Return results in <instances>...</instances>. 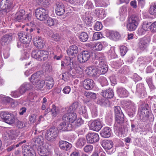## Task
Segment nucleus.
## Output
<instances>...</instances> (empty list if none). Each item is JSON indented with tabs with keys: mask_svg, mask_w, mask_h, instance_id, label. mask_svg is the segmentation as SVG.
<instances>
[{
	"mask_svg": "<svg viewBox=\"0 0 156 156\" xmlns=\"http://www.w3.org/2000/svg\"><path fill=\"white\" fill-rule=\"evenodd\" d=\"M65 113L62 116V120L64 121L58 126L57 129L52 128L48 130L45 134V136H58V130H62V131H68L71 130L72 124L76 119L77 116L76 113L72 112H68Z\"/></svg>",
	"mask_w": 156,
	"mask_h": 156,
	"instance_id": "f257e3e1",
	"label": "nucleus"
},
{
	"mask_svg": "<svg viewBox=\"0 0 156 156\" xmlns=\"http://www.w3.org/2000/svg\"><path fill=\"white\" fill-rule=\"evenodd\" d=\"M114 110L115 114V122L114 124V129L115 132H118L117 136H122V133H119L120 129L122 126L124 122V115L120 106H115Z\"/></svg>",
	"mask_w": 156,
	"mask_h": 156,
	"instance_id": "f03ea898",
	"label": "nucleus"
},
{
	"mask_svg": "<svg viewBox=\"0 0 156 156\" xmlns=\"http://www.w3.org/2000/svg\"><path fill=\"white\" fill-rule=\"evenodd\" d=\"M148 104H146L142 106L140 109V118L141 121L146 122L148 119L151 122L154 121V117L150 112Z\"/></svg>",
	"mask_w": 156,
	"mask_h": 156,
	"instance_id": "7ed1b4c3",
	"label": "nucleus"
},
{
	"mask_svg": "<svg viewBox=\"0 0 156 156\" xmlns=\"http://www.w3.org/2000/svg\"><path fill=\"white\" fill-rule=\"evenodd\" d=\"M139 21L138 16L135 15H133L129 17L126 26L128 30L130 31L135 30L138 25Z\"/></svg>",
	"mask_w": 156,
	"mask_h": 156,
	"instance_id": "20e7f679",
	"label": "nucleus"
},
{
	"mask_svg": "<svg viewBox=\"0 0 156 156\" xmlns=\"http://www.w3.org/2000/svg\"><path fill=\"white\" fill-rule=\"evenodd\" d=\"M35 142L40 144L37 149L40 155L41 156H48L50 154V152L48 148V146L43 143L42 141H41L39 137L36 138Z\"/></svg>",
	"mask_w": 156,
	"mask_h": 156,
	"instance_id": "39448f33",
	"label": "nucleus"
},
{
	"mask_svg": "<svg viewBox=\"0 0 156 156\" xmlns=\"http://www.w3.org/2000/svg\"><path fill=\"white\" fill-rule=\"evenodd\" d=\"M35 15L37 19L41 21H44L48 17V11L44 8H40L36 10Z\"/></svg>",
	"mask_w": 156,
	"mask_h": 156,
	"instance_id": "423d86ee",
	"label": "nucleus"
},
{
	"mask_svg": "<svg viewBox=\"0 0 156 156\" xmlns=\"http://www.w3.org/2000/svg\"><path fill=\"white\" fill-rule=\"evenodd\" d=\"M0 116L3 121L8 124L11 125L15 122L14 116L8 112H2L0 113Z\"/></svg>",
	"mask_w": 156,
	"mask_h": 156,
	"instance_id": "0eeeda50",
	"label": "nucleus"
},
{
	"mask_svg": "<svg viewBox=\"0 0 156 156\" xmlns=\"http://www.w3.org/2000/svg\"><path fill=\"white\" fill-rule=\"evenodd\" d=\"M12 1L10 0H3L0 3V8L1 10V15L2 13H7L9 12L11 8Z\"/></svg>",
	"mask_w": 156,
	"mask_h": 156,
	"instance_id": "6e6552de",
	"label": "nucleus"
},
{
	"mask_svg": "<svg viewBox=\"0 0 156 156\" xmlns=\"http://www.w3.org/2000/svg\"><path fill=\"white\" fill-rule=\"evenodd\" d=\"M91 53L87 51H83L77 55V61L80 63H84L90 58Z\"/></svg>",
	"mask_w": 156,
	"mask_h": 156,
	"instance_id": "1a4fd4ad",
	"label": "nucleus"
},
{
	"mask_svg": "<svg viewBox=\"0 0 156 156\" xmlns=\"http://www.w3.org/2000/svg\"><path fill=\"white\" fill-rule=\"evenodd\" d=\"M43 74V71L41 70L37 71L31 76L30 78V82L33 85L36 84V83L39 81Z\"/></svg>",
	"mask_w": 156,
	"mask_h": 156,
	"instance_id": "9d476101",
	"label": "nucleus"
},
{
	"mask_svg": "<svg viewBox=\"0 0 156 156\" xmlns=\"http://www.w3.org/2000/svg\"><path fill=\"white\" fill-rule=\"evenodd\" d=\"M89 126L91 129L96 131H99L102 127L100 122L98 120L90 122Z\"/></svg>",
	"mask_w": 156,
	"mask_h": 156,
	"instance_id": "9b49d317",
	"label": "nucleus"
},
{
	"mask_svg": "<svg viewBox=\"0 0 156 156\" xmlns=\"http://www.w3.org/2000/svg\"><path fill=\"white\" fill-rule=\"evenodd\" d=\"M34 44L35 46L39 49L43 48L44 46L45 41L41 37L38 36L34 38L33 39Z\"/></svg>",
	"mask_w": 156,
	"mask_h": 156,
	"instance_id": "f8f14e48",
	"label": "nucleus"
},
{
	"mask_svg": "<svg viewBox=\"0 0 156 156\" xmlns=\"http://www.w3.org/2000/svg\"><path fill=\"white\" fill-rule=\"evenodd\" d=\"M23 156H35V153L34 149L28 146H26L23 148Z\"/></svg>",
	"mask_w": 156,
	"mask_h": 156,
	"instance_id": "ddd939ff",
	"label": "nucleus"
},
{
	"mask_svg": "<svg viewBox=\"0 0 156 156\" xmlns=\"http://www.w3.org/2000/svg\"><path fill=\"white\" fill-rule=\"evenodd\" d=\"M149 42V39L147 37H144L140 39L138 44L139 48L144 50L147 47Z\"/></svg>",
	"mask_w": 156,
	"mask_h": 156,
	"instance_id": "4468645a",
	"label": "nucleus"
},
{
	"mask_svg": "<svg viewBox=\"0 0 156 156\" xmlns=\"http://www.w3.org/2000/svg\"><path fill=\"white\" fill-rule=\"evenodd\" d=\"M87 73L90 76H91L96 78L100 75L98 68H94L92 67H90L87 68Z\"/></svg>",
	"mask_w": 156,
	"mask_h": 156,
	"instance_id": "2eb2a0df",
	"label": "nucleus"
},
{
	"mask_svg": "<svg viewBox=\"0 0 156 156\" xmlns=\"http://www.w3.org/2000/svg\"><path fill=\"white\" fill-rule=\"evenodd\" d=\"M56 7L55 9L56 14L58 16H62L64 14L65 12L64 5L59 2H58L55 3Z\"/></svg>",
	"mask_w": 156,
	"mask_h": 156,
	"instance_id": "dca6fc26",
	"label": "nucleus"
},
{
	"mask_svg": "<svg viewBox=\"0 0 156 156\" xmlns=\"http://www.w3.org/2000/svg\"><path fill=\"white\" fill-rule=\"evenodd\" d=\"M94 81L90 79H87L83 82V86L86 90H90L92 89L94 86Z\"/></svg>",
	"mask_w": 156,
	"mask_h": 156,
	"instance_id": "f3484780",
	"label": "nucleus"
},
{
	"mask_svg": "<svg viewBox=\"0 0 156 156\" xmlns=\"http://www.w3.org/2000/svg\"><path fill=\"white\" fill-rule=\"evenodd\" d=\"M101 95L105 98L111 99L113 98L114 94L113 90L109 88L106 90H103Z\"/></svg>",
	"mask_w": 156,
	"mask_h": 156,
	"instance_id": "a211bd4d",
	"label": "nucleus"
},
{
	"mask_svg": "<svg viewBox=\"0 0 156 156\" xmlns=\"http://www.w3.org/2000/svg\"><path fill=\"white\" fill-rule=\"evenodd\" d=\"M12 34H6L3 36L1 39L0 42L2 45L8 44L12 40Z\"/></svg>",
	"mask_w": 156,
	"mask_h": 156,
	"instance_id": "6ab92c4d",
	"label": "nucleus"
},
{
	"mask_svg": "<svg viewBox=\"0 0 156 156\" xmlns=\"http://www.w3.org/2000/svg\"><path fill=\"white\" fill-rule=\"evenodd\" d=\"M59 146L61 150L68 151L72 147V145L69 142L64 140H61L59 142Z\"/></svg>",
	"mask_w": 156,
	"mask_h": 156,
	"instance_id": "aec40b11",
	"label": "nucleus"
},
{
	"mask_svg": "<svg viewBox=\"0 0 156 156\" xmlns=\"http://www.w3.org/2000/svg\"><path fill=\"white\" fill-rule=\"evenodd\" d=\"M78 52L77 47L74 45L70 46L67 50L68 55L70 56H75Z\"/></svg>",
	"mask_w": 156,
	"mask_h": 156,
	"instance_id": "412c9836",
	"label": "nucleus"
},
{
	"mask_svg": "<svg viewBox=\"0 0 156 156\" xmlns=\"http://www.w3.org/2000/svg\"><path fill=\"white\" fill-rule=\"evenodd\" d=\"M25 11L23 9H21L17 12L15 15L14 20L19 22L22 21L24 18Z\"/></svg>",
	"mask_w": 156,
	"mask_h": 156,
	"instance_id": "4be33fe9",
	"label": "nucleus"
},
{
	"mask_svg": "<svg viewBox=\"0 0 156 156\" xmlns=\"http://www.w3.org/2000/svg\"><path fill=\"white\" fill-rule=\"evenodd\" d=\"M102 147L105 149H110L113 146V143L111 140H104L101 143Z\"/></svg>",
	"mask_w": 156,
	"mask_h": 156,
	"instance_id": "5701e85b",
	"label": "nucleus"
},
{
	"mask_svg": "<svg viewBox=\"0 0 156 156\" xmlns=\"http://www.w3.org/2000/svg\"><path fill=\"white\" fill-rule=\"evenodd\" d=\"M117 92L118 95L121 98L126 97L128 94V91L126 89L122 87L118 88Z\"/></svg>",
	"mask_w": 156,
	"mask_h": 156,
	"instance_id": "b1692460",
	"label": "nucleus"
},
{
	"mask_svg": "<svg viewBox=\"0 0 156 156\" xmlns=\"http://www.w3.org/2000/svg\"><path fill=\"white\" fill-rule=\"evenodd\" d=\"M89 47H91L94 51H100L102 48V45L100 42H97L95 44L90 43L89 44Z\"/></svg>",
	"mask_w": 156,
	"mask_h": 156,
	"instance_id": "393cba45",
	"label": "nucleus"
},
{
	"mask_svg": "<svg viewBox=\"0 0 156 156\" xmlns=\"http://www.w3.org/2000/svg\"><path fill=\"white\" fill-rule=\"evenodd\" d=\"M136 91L142 97L144 96L145 93V91L143 84L142 83L137 84L136 86Z\"/></svg>",
	"mask_w": 156,
	"mask_h": 156,
	"instance_id": "a878e982",
	"label": "nucleus"
},
{
	"mask_svg": "<svg viewBox=\"0 0 156 156\" xmlns=\"http://www.w3.org/2000/svg\"><path fill=\"white\" fill-rule=\"evenodd\" d=\"M45 81L46 84L45 87L46 89L48 90L50 89L53 86L54 81L52 78H47L45 79Z\"/></svg>",
	"mask_w": 156,
	"mask_h": 156,
	"instance_id": "bb28decb",
	"label": "nucleus"
},
{
	"mask_svg": "<svg viewBox=\"0 0 156 156\" xmlns=\"http://www.w3.org/2000/svg\"><path fill=\"white\" fill-rule=\"evenodd\" d=\"M111 129L108 127H105L100 133L101 136H110L111 135Z\"/></svg>",
	"mask_w": 156,
	"mask_h": 156,
	"instance_id": "cd10ccee",
	"label": "nucleus"
},
{
	"mask_svg": "<svg viewBox=\"0 0 156 156\" xmlns=\"http://www.w3.org/2000/svg\"><path fill=\"white\" fill-rule=\"evenodd\" d=\"M122 105L125 109H129L134 107L133 103L130 101H124Z\"/></svg>",
	"mask_w": 156,
	"mask_h": 156,
	"instance_id": "c85d7f7f",
	"label": "nucleus"
},
{
	"mask_svg": "<svg viewBox=\"0 0 156 156\" xmlns=\"http://www.w3.org/2000/svg\"><path fill=\"white\" fill-rule=\"evenodd\" d=\"M79 112L80 114L85 118L88 117L86 107L84 106H82L79 108Z\"/></svg>",
	"mask_w": 156,
	"mask_h": 156,
	"instance_id": "c756f323",
	"label": "nucleus"
},
{
	"mask_svg": "<svg viewBox=\"0 0 156 156\" xmlns=\"http://www.w3.org/2000/svg\"><path fill=\"white\" fill-rule=\"evenodd\" d=\"M24 39L25 40H23V42H21L23 43V47L27 48L29 45L30 43L31 40L32 36L31 34H29Z\"/></svg>",
	"mask_w": 156,
	"mask_h": 156,
	"instance_id": "7c9ffc66",
	"label": "nucleus"
},
{
	"mask_svg": "<svg viewBox=\"0 0 156 156\" xmlns=\"http://www.w3.org/2000/svg\"><path fill=\"white\" fill-rule=\"evenodd\" d=\"M41 50L39 51L37 50H34L32 51L31 56L33 58L40 60L41 59Z\"/></svg>",
	"mask_w": 156,
	"mask_h": 156,
	"instance_id": "2f4dec72",
	"label": "nucleus"
},
{
	"mask_svg": "<svg viewBox=\"0 0 156 156\" xmlns=\"http://www.w3.org/2000/svg\"><path fill=\"white\" fill-rule=\"evenodd\" d=\"M84 95L87 98L90 100H94L96 98V94L93 92L90 91L85 92Z\"/></svg>",
	"mask_w": 156,
	"mask_h": 156,
	"instance_id": "473e14b6",
	"label": "nucleus"
},
{
	"mask_svg": "<svg viewBox=\"0 0 156 156\" xmlns=\"http://www.w3.org/2000/svg\"><path fill=\"white\" fill-rule=\"evenodd\" d=\"M97 66L98 67H104L105 66H107L105 61V58L104 56L99 57V64Z\"/></svg>",
	"mask_w": 156,
	"mask_h": 156,
	"instance_id": "72a5a7b5",
	"label": "nucleus"
},
{
	"mask_svg": "<svg viewBox=\"0 0 156 156\" xmlns=\"http://www.w3.org/2000/svg\"><path fill=\"white\" fill-rule=\"evenodd\" d=\"M78 106V103L76 101L73 103L69 107H67L66 110L68 112H74Z\"/></svg>",
	"mask_w": 156,
	"mask_h": 156,
	"instance_id": "f704fd0d",
	"label": "nucleus"
},
{
	"mask_svg": "<svg viewBox=\"0 0 156 156\" xmlns=\"http://www.w3.org/2000/svg\"><path fill=\"white\" fill-rule=\"evenodd\" d=\"M149 12L153 15H156V2L153 3L151 5Z\"/></svg>",
	"mask_w": 156,
	"mask_h": 156,
	"instance_id": "c9c22d12",
	"label": "nucleus"
},
{
	"mask_svg": "<svg viewBox=\"0 0 156 156\" xmlns=\"http://www.w3.org/2000/svg\"><path fill=\"white\" fill-rule=\"evenodd\" d=\"M48 55L49 52L48 51L41 50L40 61H44L46 60L48 58Z\"/></svg>",
	"mask_w": 156,
	"mask_h": 156,
	"instance_id": "e433bc0d",
	"label": "nucleus"
},
{
	"mask_svg": "<svg viewBox=\"0 0 156 156\" xmlns=\"http://www.w3.org/2000/svg\"><path fill=\"white\" fill-rule=\"evenodd\" d=\"M86 143V140L83 137L79 138L76 143V146L77 147L80 148L83 146Z\"/></svg>",
	"mask_w": 156,
	"mask_h": 156,
	"instance_id": "4c0bfd02",
	"label": "nucleus"
},
{
	"mask_svg": "<svg viewBox=\"0 0 156 156\" xmlns=\"http://www.w3.org/2000/svg\"><path fill=\"white\" fill-rule=\"evenodd\" d=\"M80 41L82 42L86 41L88 38V35L85 32H82L79 37Z\"/></svg>",
	"mask_w": 156,
	"mask_h": 156,
	"instance_id": "58836bf2",
	"label": "nucleus"
},
{
	"mask_svg": "<svg viewBox=\"0 0 156 156\" xmlns=\"http://www.w3.org/2000/svg\"><path fill=\"white\" fill-rule=\"evenodd\" d=\"M29 34H28V32L27 33L24 31L20 32L18 34L19 40H20L21 42H23V40H25L24 39L26 37H27V36Z\"/></svg>",
	"mask_w": 156,
	"mask_h": 156,
	"instance_id": "ea45409f",
	"label": "nucleus"
},
{
	"mask_svg": "<svg viewBox=\"0 0 156 156\" xmlns=\"http://www.w3.org/2000/svg\"><path fill=\"white\" fill-rule=\"evenodd\" d=\"M59 108L56 107L54 105H52V108L51 109V114L54 117H55L59 113Z\"/></svg>",
	"mask_w": 156,
	"mask_h": 156,
	"instance_id": "a19ab883",
	"label": "nucleus"
},
{
	"mask_svg": "<svg viewBox=\"0 0 156 156\" xmlns=\"http://www.w3.org/2000/svg\"><path fill=\"white\" fill-rule=\"evenodd\" d=\"M88 143L93 144L98 142L99 140V137H86Z\"/></svg>",
	"mask_w": 156,
	"mask_h": 156,
	"instance_id": "79ce46f5",
	"label": "nucleus"
},
{
	"mask_svg": "<svg viewBox=\"0 0 156 156\" xmlns=\"http://www.w3.org/2000/svg\"><path fill=\"white\" fill-rule=\"evenodd\" d=\"M110 35L113 39H118L120 37V35L119 32L117 31H112L110 33Z\"/></svg>",
	"mask_w": 156,
	"mask_h": 156,
	"instance_id": "37998d69",
	"label": "nucleus"
},
{
	"mask_svg": "<svg viewBox=\"0 0 156 156\" xmlns=\"http://www.w3.org/2000/svg\"><path fill=\"white\" fill-rule=\"evenodd\" d=\"M108 100L104 98H101L98 99L97 103L102 106H105Z\"/></svg>",
	"mask_w": 156,
	"mask_h": 156,
	"instance_id": "c03bdc74",
	"label": "nucleus"
},
{
	"mask_svg": "<svg viewBox=\"0 0 156 156\" xmlns=\"http://www.w3.org/2000/svg\"><path fill=\"white\" fill-rule=\"evenodd\" d=\"M45 83V81L40 80L36 83V84L34 85L38 89L42 88Z\"/></svg>",
	"mask_w": 156,
	"mask_h": 156,
	"instance_id": "a18cd8bd",
	"label": "nucleus"
},
{
	"mask_svg": "<svg viewBox=\"0 0 156 156\" xmlns=\"http://www.w3.org/2000/svg\"><path fill=\"white\" fill-rule=\"evenodd\" d=\"M95 151L98 156H106V154L103 151L101 148L100 147H98L95 148Z\"/></svg>",
	"mask_w": 156,
	"mask_h": 156,
	"instance_id": "49530a36",
	"label": "nucleus"
},
{
	"mask_svg": "<svg viewBox=\"0 0 156 156\" xmlns=\"http://www.w3.org/2000/svg\"><path fill=\"white\" fill-rule=\"evenodd\" d=\"M56 20L55 19L49 17L47 20L46 24L50 27L53 26L55 24Z\"/></svg>",
	"mask_w": 156,
	"mask_h": 156,
	"instance_id": "de8ad7c7",
	"label": "nucleus"
},
{
	"mask_svg": "<svg viewBox=\"0 0 156 156\" xmlns=\"http://www.w3.org/2000/svg\"><path fill=\"white\" fill-rule=\"evenodd\" d=\"M93 149V146L91 145H87L83 149L84 151L87 153H91Z\"/></svg>",
	"mask_w": 156,
	"mask_h": 156,
	"instance_id": "09e8293b",
	"label": "nucleus"
},
{
	"mask_svg": "<svg viewBox=\"0 0 156 156\" xmlns=\"http://www.w3.org/2000/svg\"><path fill=\"white\" fill-rule=\"evenodd\" d=\"M98 69L100 75L105 74L108 70V66H105L104 67H98Z\"/></svg>",
	"mask_w": 156,
	"mask_h": 156,
	"instance_id": "8fccbe9b",
	"label": "nucleus"
},
{
	"mask_svg": "<svg viewBox=\"0 0 156 156\" xmlns=\"http://www.w3.org/2000/svg\"><path fill=\"white\" fill-rule=\"evenodd\" d=\"M93 5L92 2L89 0H87L84 5V8L86 9H90L93 8Z\"/></svg>",
	"mask_w": 156,
	"mask_h": 156,
	"instance_id": "3c124183",
	"label": "nucleus"
},
{
	"mask_svg": "<svg viewBox=\"0 0 156 156\" xmlns=\"http://www.w3.org/2000/svg\"><path fill=\"white\" fill-rule=\"evenodd\" d=\"M94 30L97 31H99L101 29L102 25L101 22H97L94 27Z\"/></svg>",
	"mask_w": 156,
	"mask_h": 156,
	"instance_id": "603ef678",
	"label": "nucleus"
},
{
	"mask_svg": "<svg viewBox=\"0 0 156 156\" xmlns=\"http://www.w3.org/2000/svg\"><path fill=\"white\" fill-rule=\"evenodd\" d=\"M102 37V34L99 32H96L93 34V39L94 40H97Z\"/></svg>",
	"mask_w": 156,
	"mask_h": 156,
	"instance_id": "864d4df0",
	"label": "nucleus"
},
{
	"mask_svg": "<svg viewBox=\"0 0 156 156\" xmlns=\"http://www.w3.org/2000/svg\"><path fill=\"white\" fill-rule=\"evenodd\" d=\"M135 112V109L134 107L129 109L128 111V115L130 117L134 116Z\"/></svg>",
	"mask_w": 156,
	"mask_h": 156,
	"instance_id": "5fc2aeb1",
	"label": "nucleus"
},
{
	"mask_svg": "<svg viewBox=\"0 0 156 156\" xmlns=\"http://www.w3.org/2000/svg\"><path fill=\"white\" fill-rule=\"evenodd\" d=\"M142 27L146 31L148 30V29L150 27V30H151V24L150 23H148L147 22H143L142 25Z\"/></svg>",
	"mask_w": 156,
	"mask_h": 156,
	"instance_id": "6e6d98bb",
	"label": "nucleus"
},
{
	"mask_svg": "<svg viewBox=\"0 0 156 156\" xmlns=\"http://www.w3.org/2000/svg\"><path fill=\"white\" fill-rule=\"evenodd\" d=\"M120 51L121 55L124 56L127 51V48L124 46H121L120 48Z\"/></svg>",
	"mask_w": 156,
	"mask_h": 156,
	"instance_id": "4d7b16f0",
	"label": "nucleus"
},
{
	"mask_svg": "<svg viewBox=\"0 0 156 156\" xmlns=\"http://www.w3.org/2000/svg\"><path fill=\"white\" fill-rule=\"evenodd\" d=\"M16 124L17 126L20 128H22L25 126V123L24 122L19 120H16Z\"/></svg>",
	"mask_w": 156,
	"mask_h": 156,
	"instance_id": "13d9d810",
	"label": "nucleus"
},
{
	"mask_svg": "<svg viewBox=\"0 0 156 156\" xmlns=\"http://www.w3.org/2000/svg\"><path fill=\"white\" fill-rule=\"evenodd\" d=\"M100 81L102 86H106L108 84V81L105 77H102L101 78Z\"/></svg>",
	"mask_w": 156,
	"mask_h": 156,
	"instance_id": "bf43d9fd",
	"label": "nucleus"
},
{
	"mask_svg": "<svg viewBox=\"0 0 156 156\" xmlns=\"http://www.w3.org/2000/svg\"><path fill=\"white\" fill-rule=\"evenodd\" d=\"M19 91L21 95L23 94L27 90L25 88L23 84L19 88Z\"/></svg>",
	"mask_w": 156,
	"mask_h": 156,
	"instance_id": "052dcab7",
	"label": "nucleus"
},
{
	"mask_svg": "<svg viewBox=\"0 0 156 156\" xmlns=\"http://www.w3.org/2000/svg\"><path fill=\"white\" fill-rule=\"evenodd\" d=\"M151 31L153 33L156 32V21L151 24Z\"/></svg>",
	"mask_w": 156,
	"mask_h": 156,
	"instance_id": "680f3d73",
	"label": "nucleus"
},
{
	"mask_svg": "<svg viewBox=\"0 0 156 156\" xmlns=\"http://www.w3.org/2000/svg\"><path fill=\"white\" fill-rule=\"evenodd\" d=\"M11 95L12 97L15 98L18 97L21 95L18 90L13 91L11 92Z\"/></svg>",
	"mask_w": 156,
	"mask_h": 156,
	"instance_id": "e2e57ef3",
	"label": "nucleus"
},
{
	"mask_svg": "<svg viewBox=\"0 0 156 156\" xmlns=\"http://www.w3.org/2000/svg\"><path fill=\"white\" fill-rule=\"evenodd\" d=\"M71 90V88L69 86H66L62 90V91L65 94H69Z\"/></svg>",
	"mask_w": 156,
	"mask_h": 156,
	"instance_id": "0e129e2a",
	"label": "nucleus"
},
{
	"mask_svg": "<svg viewBox=\"0 0 156 156\" xmlns=\"http://www.w3.org/2000/svg\"><path fill=\"white\" fill-rule=\"evenodd\" d=\"M52 37L56 41H58L60 38V35L58 33L53 34L52 36Z\"/></svg>",
	"mask_w": 156,
	"mask_h": 156,
	"instance_id": "69168bd1",
	"label": "nucleus"
},
{
	"mask_svg": "<svg viewBox=\"0 0 156 156\" xmlns=\"http://www.w3.org/2000/svg\"><path fill=\"white\" fill-rule=\"evenodd\" d=\"M74 122L75 123V126H80L81 124L83 123V121L81 119H79L77 120H76V119L74 121Z\"/></svg>",
	"mask_w": 156,
	"mask_h": 156,
	"instance_id": "338daca9",
	"label": "nucleus"
},
{
	"mask_svg": "<svg viewBox=\"0 0 156 156\" xmlns=\"http://www.w3.org/2000/svg\"><path fill=\"white\" fill-rule=\"evenodd\" d=\"M23 85L24 86L27 91L32 89V85L29 83H24Z\"/></svg>",
	"mask_w": 156,
	"mask_h": 156,
	"instance_id": "774afa93",
	"label": "nucleus"
}]
</instances>
